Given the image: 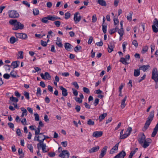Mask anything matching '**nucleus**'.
Wrapping results in <instances>:
<instances>
[{
	"label": "nucleus",
	"mask_w": 158,
	"mask_h": 158,
	"mask_svg": "<svg viewBox=\"0 0 158 158\" xmlns=\"http://www.w3.org/2000/svg\"><path fill=\"white\" fill-rule=\"evenodd\" d=\"M37 148L39 150L40 148V147L42 148V151L43 152H47V151L46 150V144L44 143L40 144L38 143L37 145Z\"/></svg>",
	"instance_id": "obj_12"
},
{
	"label": "nucleus",
	"mask_w": 158,
	"mask_h": 158,
	"mask_svg": "<svg viewBox=\"0 0 158 158\" xmlns=\"http://www.w3.org/2000/svg\"><path fill=\"white\" fill-rule=\"evenodd\" d=\"M140 69H135L134 70V75L135 77H138V76L140 74Z\"/></svg>",
	"instance_id": "obj_25"
},
{
	"label": "nucleus",
	"mask_w": 158,
	"mask_h": 158,
	"mask_svg": "<svg viewBox=\"0 0 158 158\" xmlns=\"http://www.w3.org/2000/svg\"><path fill=\"white\" fill-rule=\"evenodd\" d=\"M119 143H116L115 146L112 148L114 150H117L118 148Z\"/></svg>",
	"instance_id": "obj_61"
},
{
	"label": "nucleus",
	"mask_w": 158,
	"mask_h": 158,
	"mask_svg": "<svg viewBox=\"0 0 158 158\" xmlns=\"http://www.w3.org/2000/svg\"><path fill=\"white\" fill-rule=\"evenodd\" d=\"M98 2L102 6H106V2L104 0H98Z\"/></svg>",
	"instance_id": "obj_23"
},
{
	"label": "nucleus",
	"mask_w": 158,
	"mask_h": 158,
	"mask_svg": "<svg viewBox=\"0 0 158 158\" xmlns=\"http://www.w3.org/2000/svg\"><path fill=\"white\" fill-rule=\"evenodd\" d=\"M65 18L67 19H69L70 16V13L69 12H67L65 14Z\"/></svg>",
	"instance_id": "obj_46"
},
{
	"label": "nucleus",
	"mask_w": 158,
	"mask_h": 158,
	"mask_svg": "<svg viewBox=\"0 0 158 158\" xmlns=\"http://www.w3.org/2000/svg\"><path fill=\"white\" fill-rule=\"evenodd\" d=\"M100 147L99 146L94 147L89 150V152L90 153H92L94 152L98 151Z\"/></svg>",
	"instance_id": "obj_15"
},
{
	"label": "nucleus",
	"mask_w": 158,
	"mask_h": 158,
	"mask_svg": "<svg viewBox=\"0 0 158 158\" xmlns=\"http://www.w3.org/2000/svg\"><path fill=\"white\" fill-rule=\"evenodd\" d=\"M69 153L68 151L66 150H64L62 151V153H60L59 156L60 157L63 158H69Z\"/></svg>",
	"instance_id": "obj_7"
},
{
	"label": "nucleus",
	"mask_w": 158,
	"mask_h": 158,
	"mask_svg": "<svg viewBox=\"0 0 158 158\" xmlns=\"http://www.w3.org/2000/svg\"><path fill=\"white\" fill-rule=\"evenodd\" d=\"M158 131V123L156 125L154 128L153 129V131L152 134V136L154 137L155 136Z\"/></svg>",
	"instance_id": "obj_17"
},
{
	"label": "nucleus",
	"mask_w": 158,
	"mask_h": 158,
	"mask_svg": "<svg viewBox=\"0 0 158 158\" xmlns=\"http://www.w3.org/2000/svg\"><path fill=\"white\" fill-rule=\"evenodd\" d=\"M67 142L66 141L62 142L61 143V144L64 147H66L67 145Z\"/></svg>",
	"instance_id": "obj_64"
},
{
	"label": "nucleus",
	"mask_w": 158,
	"mask_h": 158,
	"mask_svg": "<svg viewBox=\"0 0 158 158\" xmlns=\"http://www.w3.org/2000/svg\"><path fill=\"white\" fill-rule=\"evenodd\" d=\"M15 35L17 38L23 40H26L27 38V35L25 33H15Z\"/></svg>",
	"instance_id": "obj_6"
},
{
	"label": "nucleus",
	"mask_w": 158,
	"mask_h": 158,
	"mask_svg": "<svg viewBox=\"0 0 158 158\" xmlns=\"http://www.w3.org/2000/svg\"><path fill=\"white\" fill-rule=\"evenodd\" d=\"M8 125L10 128L13 129L14 127V124L11 123H8Z\"/></svg>",
	"instance_id": "obj_62"
},
{
	"label": "nucleus",
	"mask_w": 158,
	"mask_h": 158,
	"mask_svg": "<svg viewBox=\"0 0 158 158\" xmlns=\"http://www.w3.org/2000/svg\"><path fill=\"white\" fill-rule=\"evenodd\" d=\"M92 20L93 23H95L96 22L97 18L96 15H93Z\"/></svg>",
	"instance_id": "obj_49"
},
{
	"label": "nucleus",
	"mask_w": 158,
	"mask_h": 158,
	"mask_svg": "<svg viewBox=\"0 0 158 158\" xmlns=\"http://www.w3.org/2000/svg\"><path fill=\"white\" fill-rule=\"evenodd\" d=\"M148 47L147 46H145L143 48L142 50V53L143 54L147 52L148 49Z\"/></svg>",
	"instance_id": "obj_33"
},
{
	"label": "nucleus",
	"mask_w": 158,
	"mask_h": 158,
	"mask_svg": "<svg viewBox=\"0 0 158 158\" xmlns=\"http://www.w3.org/2000/svg\"><path fill=\"white\" fill-rule=\"evenodd\" d=\"M48 19L49 20H50L52 21H55V16H52L51 15H48Z\"/></svg>",
	"instance_id": "obj_37"
},
{
	"label": "nucleus",
	"mask_w": 158,
	"mask_h": 158,
	"mask_svg": "<svg viewBox=\"0 0 158 158\" xmlns=\"http://www.w3.org/2000/svg\"><path fill=\"white\" fill-rule=\"evenodd\" d=\"M18 40V39H16L14 36L11 37L10 39V42L11 44H14L15 42L17 41Z\"/></svg>",
	"instance_id": "obj_27"
},
{
	"label": "nucleus",
	"mask_w": 158,
	"mask_h": 158,
	"mask_svg": "<svg viewBox=\"0 0 158 158\" xmlns=\"http://www.w3.org/2000/svg\"><path fill=\"white\" fill-rule=\"evenodd\" d=\"M24 95L27 99L29 100V93L27 92H25L24 93Z\"/></svg>",
	"instance_id": "obj_50"
},
{
	"label": "nucleus",
	"mask_w": 158,
	"mask_h": 158,
	"mask_svg": "<svg viewBox=\"0 0 158 158\" xmlns=\"http://www.w3.org/2000/svg\"><path fill=\"white\" fill-rule=\"evenodd\" d=\"M72 85H74L75 88H76L77 89H78L79 86V85H78V84H77V82L74 81V82L72 83Z\"/></svg>",
	"instance_id": "obj_51"
},
{
	"label": "nucleus",
	"mask_w": 158,
	"mask_h": 158,
	"mask_svg": "<svg viewBox=\"0 0 158 158\" xmlns=\"http://www.w3.org/2000/svg\"><path fill=\"white\" fill-rule=\"evenodd\" d=\"M146 137L143 133L140 134L139 135V138H138V140L139 143V144L142 145L144 141L146 139Z\"/></svg>",
	"instance_id": "obj_5"
},
{
	"label": "nucleus",
	"mask_w": 158,
	"mask_h": 158,
	"mask_svg": "<svg viewBox=\"0 0 158 158\" xmlns=\"http://www.w3.org/2000/svg\"><path fill=\"white\" fill-rule=\"evenodd\" d=\"M11 66V65H10L8 64H5L4 66V67L5 69L6 70V71L9 72L10 70V67Z\"/></svg>",
	"instance_id": "obj_38"
},
{
	"label": "nucleus",
	"mask_w": 158,
	"mask_h": 158,
	"mask_svg": "<svg viewBox=\"0 0 158 158\" xmlns=\"http://www.w3.org/2000/svg\"><path fill=\"white\" fill-rule=\"evenodd\" d=\"M127 98V96H126L124 97V98L122 100L121 107L122 109H123L124 108L125 106L126 105V104L125 103V102Z\"/></svg>",
	"instance_id": "obj_21"
},
{
	"label": "nucleus",
	"mask_w": 158,
	"mask_h": 158,
	"mask_svg": "<svg viewBox=\"0 0 158 158\" xmlns=\"http://www.w3.org/2000/svg\"><path fill=\"white\" fill-rule=\"evenodd\" d=\"M10 75L12 77L14 78L16 77L17 75L16 73L14 70L11 71L10 73Z\"/></svg>",
	"instance_id": "obj_30"
},
{
	"label": "nucleus",
	"mask_w": 158,
	"mask_h": 158,
	"mask_svg": "<svg viewBox=\"0 0 158 158\" xmlns=\"http://www.w3.org/2000/svg\"><path fill=\"white\" fill-rule=\"evenodd\" d=\"M21 123L23 125H27L26 120L25 118H24L21 121Z\"/></svg>",
	"instance_id": "obj_59"
},
{
	"label": "nucleus",
	"mask_w": 158,
	"mask_h": 158,
	"mask_svg": "<svg viewBox=\"0 0 158 158\" xmlns=\"http://www.w3.org/2000/svg\"><path fill=\"white\" fill-rule=\"evenodd\" d=\"M150 67L149 65H143L140 66L139 69L140 70H143L144 72H145Z\"/></svg>",
	"instance_id": "obj_19"
},
{
	"label": "nucleus",
	"mask_w": 158,
	"mask_h": 158,
	"mask_svg": "<svg viewBox=\"0 0 158 158\" xmlns=\"http://www.w3.org/2000/svg\"><path fill=\"white\" fill-rule=\"evenodd\" d=\"M19 154L22 157H23L24 156V154L23 153V150L21 148H19L18 150Z\"/></svg>",
	"instance_id": "obj_35"
},
{
	"label": "nucleus",
	"mask_w": 158,
	"mask_h": 158,
	"mask_svg": "<svg viewBox=\"0 0 158 158\" xmlns=\"http://www.w3.org/2000/svg\"><path fill=\"white\" fill-rule=\"evenodd\" d=\"M154 110L150 112V115L147 118V120L143 129V131H145L148 128L151 122L153 119L154 117Z\"/></svg>",
	"instance_id": "obj_2"
},
{
	"label": "nucleus",
	"mask_w": 158,
	"mask_h": 158,
	"mask_svg": "<svg viewBox=\"0 0 158 158\" xmlns=\"http://www.w3.org/2000/svg\"><path fill=\"white\" fill-rule=\"evenodd\" d=\"M126 155L125 152L123 151L116 155V156L117 158H124Z\"/></svg>",
	"instance_id": "obj_18"
},
{
	"label": "nucleus",
	"mask_w": 158,
	"mask_h": 158,
	"mask_svg": "<svg viewBox=\"0 0 158 158\" xmlns=\"http://www.w3.org/2000/svg\"><path fill=\"white\" fill-rule=\"evenodd\" d=\"M87 124L89 126H93L94 125V122L91 119H89L87 122Z\"/></svg>",
	"instance_id": "obj_39"
},
{
	"label": "nucleus",
	"mask_w": 158,
	"mask_h": 158,
	"mask_svg": "<svg viewBox=\"0 0 158 158\" xmlns=\"http://www.w3.org/2000/svg\"><path fill=\"white\" fill-rule=\"evenodd\" d=\"M40 76L44 80L47 79L48 80H50L51 76L48 72H45L44 75L43 73H42L40 74Z\"/></svg>",
	"instance_id": "obj_10"
},
{
	"label": "nucleus",
	"mask_w": 158,
	"mask_h": 158,
	"mask_svg": "<svg viewBox=\"0 0 158 158\" xmlns=\"http://www.w3.org/2000/svg\"><path fill=\"white\" fill-rule=\"evenodd\" d=\"M107 148V146H105L102 149L99 158H102L106 154Z\"/></svg>",
	"instance_id": "obj_8"
},
{
	"label": "nucleus",
	"mask_w": 158,
	"mask_h": 158,
	"mask_svg": "<svg viewBox=\"0 0 158 158\" xmlns=\"http://www.w3.org/2000/svg\"><path fill=\"white\" fill-rule=\"evenodd\" d=\"M102 134V131H96L93 132L92 136L94 137L98 138L101 136Z\"/></svg>",
	"instance_id": "obj_13"
},
{
	"label": "nucleus",
	"mask_w": 158,
	"mask_h": 158,
	"mask_svg": "<svg viewBox=\"0 0 158 158\" xmlns=\"http://www.w3.org/2000/svg\"><path fill=\"white\" fill-rule=\"evenodd\" d=\"M152 28L153 31L154 32L157 33L158 31V29L157 28L156 26L154 25H152Z\"/></svg>",
	"instance_id": "obj_48"
},
{
	"label": "nucleus",
	"mask_w": 158,
	"mask_h": 158,
	"mask_svg": "<svg viewBox=\"0 0 158 158\" xmlns=\"http://www.w3.org/2000/svg\"><path fill=\"white\" fill-rule=\"evenodd\" d=\"M9 17L12 18H16L19 16V14L15 10H10L8 11Z\"/></svg>",
	"instance_id": "obj_4"
},
{
	"label": "nucleus",
	"mask_w": 158,
	"mask_h": 158,
	"mask_svg": "<svg viewBox=\"0 0 158 158\" xmlns=\"http://www.w3.org/2000/svg\"><path fill=\"white\" fill-rule=\"evenodd\" d=\"M107 114L106 113H103L102 114L99 116V119L100 122L102 121V120L104 119L105 117L106 116Z\"/></svg>",
	"instance_id": "obj_26"
},
{
	"label": "nucleus",
	"mask_w": 158,
	"mask_h": 158,
	"mask_svg": "<svg viewBox=\"0 0 158 158\" xmlns=\"http://www.w3.org/2000/svg\"><path fill=\"white\" fill-rule=\"evenodd\" d=\"M118 33L120 35H121V36H123L124 33L123 28H121L118 31Z\"/></svg>",
	"instance_id": "obj_36"
},
{
	"label": "nucleus",
	"mask_w": 158,
	"mask_h": 158,
	"mask_svg": "<svg viewBox=\"0 0 158 158\" xmlns=\"http://www.w3.org/2000/svg\"><path fill=\"white\" fill-rule=\"evenodd\" d=\"M56 44L59 47L62 48L63 47V44L61 41L56 42Z\"/></svg>",
	"instance_id": "obj_60"
},
{
	"label": "nucleus",
	"mask_w": 158,
	"mask_h": 158,
	"mask_svg": "<svg viewBox=\"0 0 158 158\" xmlns=\"http://www.w3.org/2000/svg\"><path fill=\"white\" fill-rule=\"evenodd\" d=\"M38 136L39 137V139H40L39 142L38 143H40V144L44 143V142H42V143L41 142V141H42V139H44V135H43V133H40V135Z\"/></svg>",
	"instance_id": "obj_28"
},
{
	"label": "nucleus",
	"mask_w": 158,
	"mask_h": 158,
	"mask_svg": "<svg viewBox=\"0 0 158 158\" xmlns=\"http://www.w3.org/2000/svg\"><path fill=\"white\" fill-rule=\"evenodd\" d=\"M10 75L8 73H5L3 75V77L5 79H8L10 78Z\"/></svg>",
	"instance_id": "obj_58"
},
{
	"label": "nucleus",
	"mask_w": 158,
	"mask_h": 158,
	"mask_svg": "<svg viewBox=\"0 0 158 158\" xmlns=\"http://www.w3.org/2000/svg\"><path fill=\"white\" fill-rule=\"evenodd\" d=\"M20 64V62L19 61H15L12 62L11 66H13L14 69L17 68Z\"/></svg>",
	"instance_id": "obj_20"
},
{
	"label": "nucleus",
	"mask_w": 158,
	"mask_h": 158,
	"mask_svg": "<svg viewBox=\"0 0 158 158\" xmlns=\"http://www.w3.org/2000/svg\"><path fill=\"white\" fill-rule=\"evenodd\" d=\"M64 47L65 49L68 51H70L73 47V46L69 43H65Z\"/></svg>",
	"instance_id": "obj_16"
},
{
	"label": "nucleus",
	"mask_w": 158,
	"mask_h": 158,
	"mask_svg": "<svg viewBox=\"0 0 158 158\" xmlns=\"http://www.w3.org/2000/svg\"><path fill=\"white\" fill-rule=\"evenodd\" d=\"M36 94L37 96H40L41 94V89L40 88H37V91Z\"/></svg>",
	"instance_id": "obj_44"
},
{
	"label": "nucleus",
	"mask_w": 158,
	"mask_h": 158,
	"mask_svg": "<svg viewBox=\"0 0 158 158\" xmlns=\"http://www.w3.org/2000/svg\"><path fill=\"white\" fill-rule=\"evenodd\" d=\"M102 31L103 33L105 34L106 33L107 26L104 24H102Z\"/></svg>",
	"instance_id": "obj_43"
},
{
	"label": "nucleus",
	"mask_w": 158,
	"mask_h": 158,
	"mask_svg": "<svg viewBox=\"0 0 158 158\" xmlns=\"http://www.w3.org/2000/svg\"><path fill=\"white\" fill-rule=\"evenodd\" d=\"M27 147L29 149L30 151L31 152H33V147L32 146L31 144H28Z\"/></svg>",
	"instance_id": "obj_41"
},
{
	"label": "nucleus",
	"mask_w": 158,
	"mask_h": 158,
	"mask_svg": "<svg viewBox=\"0 0 158 158\" xmlns=\"http://www.w3.org/2000/svg\"><path fill=\"white\" fill-rule=\"evenodd\" d=\"M114 46V44L111 43L110 45H108V51L110 53L113 51Z\"/></svg>",
	"instance_id": "obj_22"
},
{
	"label": "nucleus",
	"mask_w": 158,
	"mask_h": 158,
	"mask_svg": "<svg viewBox=\"0 0 158 158\" xmlns=\"http://www.w3.org/2000/svg\"><path fill=\"white\" fill-rule=\"evenodd\" d=\"M119 61L124 64H128L126 62V59L123 57H121L120 58Z\"/></svg>",
	"instance_id": "obj_32"
},
{
	"label": "nucleus",
	"mask_w": 158,
	"mask_h": 158,
	"mask_svg": "<svg viewBox=\"0 0 158 158\" xmlns=\"http://www.w3.org/2000/svg\"><path fill=\"white\" fill-rule=\"evenodd\" d=\"M9 23L10 25L14 26V27L13 28L14 30H17L19 29L21 30L24 28V25L17 21L16 19H10L9 21Z\"/></svg>",
	"instance_id": "obj_1"
},
{
	"label": "nucleus",
	"mask_w": 158,
	"mask_h": 158,
	"mask_svg": "<svg viewBox=\"0 0 158 158\" xmlns=\"http://www.w3.org/2000/svg\"><path fill=\"white\" fill-rule=\"evenodd\" d=\"M49 20L48 19V16L45 17H44L42 19L41 22L44 23H48V20Z\"/></svg>",
	"instance_id": "obj_31"
},
{
	"label": "nucleus",
	"mask_w": 158,
	"mask_h": 158,
	"mask_svg": "<svg viewBox=\"0 0 158 158\" xmlns=\"http://www.w3.org/2000/svg\"><path fill=\"white\" fill-rule=\"evenodd\" d=\"M10 100L11 101L16 103L18 102L19 101V100L17 98L15 97H14L13 96L11 97L10 98Z\"/></svg>",
	"instance_id": "obj_29"
},
{
	"label": "nucleus",
	"mask_w": 158,
	"mask_h": 158,
	"mask_svg": "<svg viewBox=\"0 0 158 158\" xmlns=\"http://www.w3.org/2000/svg\"><path fill=\"white\" fill-rule=\"evenodd\" d=\"M127 44V42H123V51L124 52L126 50V46Z\"/></svg>",
	"instance_id": "obj_53"
},
{
	"label": "nucleus",
	"mask_w": 158,
	"mask_h": 158,
	"mask_svg": "<svg viewBox=\"0 0 158 158\" xmlns=\"http://www.w3.org/2000/svg\"><path fill=\"white\" fill-rule=\"evenodd\" d=\"M81 49V46H77L74 48V50L75 52H77L79 51V50Z\"/></svg>",
	"instance_id": "obj_52"
},
{
	"label": "nucleus",
	"mask_w": 158,
	"mask_h": 158,
	"mask_svg": "<svg viewBox=\"0 0 158 158\" xmlns=\"http://www.w3.org/2000/svg\"><path fill=\"white\" fill-rule=\"evenodd\" d=\"M33 13L35 15H36L39 14V11L38 9H33Z\"/></svg>",
	"instance_id": "obj_42"
},
{
	"label": "nucleus",
	"mask_w": 158,
	"mask_h": 158,
	"mask_svg": "<svg viewBox=\"0 0 158 158\" xmlns=\"http://www.w3.org/2000/svg\"><path fill=\"white\" fill-rule=\"evenodd\" d=\"M99 102V99L98 98L95 99L94 102V106H96L98 104Z\"/></svg>",
	"instance_id": "obj_57"
},
{
	"label": "nucleus",
	"mask_w": 158,
	"mask_h": 158,
	"mask_svg": "<svg viewBox=\"0 0 158 158\" xmlns=\"http://www.w3.org/2000/svg\"><path fill=\"white\" fill-rule=\"evenodd\" d=\"M54 24L57 27H59L60 25V22L59 21H56L54 22Z\"/></svg>",
	"instance_id": "obj_54"
},
{
	"label": "nucleus",
	"mask_w": 158,
	"mask_h": 158,
	"mask_svg": "<svg viewBox=\"0 0 158 158\" xmlns=\"http://www.w3.org/2000/svg\"><path fill=\"white\" fill-rule=\"evenodd\" d=\"M152 142V140L150 139H147L144 142V143L142 144V146L144 148H147L150 143Z\"/></svg>",
	"instance_id": "obj_11"
},
{
	"label": "nucleus",
	"mask_w": 158,
	"mask_h": 158,
	"mask_svg": "<svg viewBox=\"0 0 158 158\" xmlns=\"http://www.w3.org/2000/svg\"><path fill=\"white\" fill-rule=\"evenodd\" d=\"M130 135H128L127 133H125L122 135H121L120 137V139H124L127 137H128Z\"/></svg>",
	"instance_id": "obj_34"
},
{
	"label": "nucleus",
	"mask_w": 158,
	"mask_h": 158,
	"mask_svg": "<svg viewBox=\"0 0 158 158\" xmlns=\"http://www.w3.org/2000/svg\"><path fill=\"white\" fill-rule=\"evenodd\" d=\"M75 100L76 102H78L79 103H81L82 102V100L81 99H80V98L78 97L76 98Z\"/></svg>",
	"instance_id": "obj_63"
},
{
	"label": "nucleus",
	"mask_w": 158,
	"mask_h": 158,
	"mask_svg": "<svg viewBox=\"0 0 158 158\" xmlns=\"http://www.w3.org/2000/svg\"><path fill=\"white\" fill-rule=\"evenodd\" d=\"M34 116L35 117V120L36 121H39V114L37 113H35L34 114Z\"/></svg>",
	"instance_id": "obj_47"
},
{
	"label": "nucleus",
	"mask_w": 158,
	"mask_h": 158,
	"mask_svg": "<svg viewBox=\"0 0 158 158\" xmlns=\"http://www.w3.org/2000/svg\"><path fill=\"white\" fill-rule=\"evenodd\" d=\"M132 44L136 47H138V43L137 42V41L135 40H134L133 41Z\"/></svg>",
	"instance_id": "obj_56"
},
{
	"label": "nucleus",
	"mask_w": 158,
	"mask_h": 158,
	"mask_svg": "<svg viewBox=\"0 0 158 158\" xmlns=\"http://www.w3.org/2000/svg\"><path fill=\"white\" fill-rule=\"evenodd\" d=\"M60 89L62 90V94L63 96L65 97L68 95L67 90L62 86H59Z\"/></svg>",
	"instance_id": "obj_14"
},
{
	"label": "nucleus",
	"mask_w": 158,
	"mask_h": 158,
	"mask_svg": "<svg viewBox=\"0 0 158 158\" xmlns=\"http://www.w3.org/2000/svg\"><path fill=\"white\" fill-rule=\"evenodd\" d=\"M79 14V12H77L74 15V20L76 24L78 23L81 19V17L80 15L78 16Z\"/></svg>",
	"instance_id": "obj_9"
},
{
	"label": "nucleus",
	"mask_w": 158,
	"mask_h": 158,
	"mask_svg": "<svg viewBox=\"0 0 158 158\" xmlns=\"http://www.w3.org/2000/svg\"><path fill=\"white\" fill-rule=\"evenodd\" d=\"M83 91L85 93L87 94H89V93H90L89 90L88 88H86V87H83Z\"/></svg>",
	"instance_id": "obj_45"
},
{
	"label": "nucleus",
	"mask_w": 158,
	"mask_h": 158,
	"mask_svg": "<svg viewBox=\"0 0 158 158\" xmlns=\"http://www.w3.org/2000/svg\"><path fill=\"white\" fill-rule=\"evenodd\" d=\"M23 52L22 51H19L18 52V56H19V58L21 59L23 58Z\"/></svg>",
	"instance_id": "obj_55"
},
{
	"label": "nucleus",
	"mask_w": 158,
	"mask_h": 158,
	"mask_svg": "<svg viewBox=\"0 0 158 158\" xmlns=\"http://www.w3.org/2000/svg\"><path fill=\"white\" fill-rule=\"evenodd\" d=\"M132 11L130 12L128 16H127V19L128 20L131 21L132 20V15L133 14Z\"/></svg>",
	"instance_id": "obj_40"
},
{
	"label": "nucleus",
	"mask_w": 158,
	"mask_h": 158,
	"mask_svg": "<svg viewBox=\"0 0 158 158\" xmlns=\"http://www.w3.org/2000/svg\"><path fill=\"white\" fill-rule=\"evenodd\" d=\"M21 110L23 111L21 116L23 117L24 115L26 116L27 114V111L26 109L24 107H21L20 108Z\"/></svg>",
	"instance_id": "obj_24"
},
{
	"label": "nucleus",
	"mask_w": 158,
	"mask_h": 158,
	"mask_svg": "<svg viewBox=\"0 0 158 158\" xmlns=\"http://www.w3.org/2000/svg\"><path fill=\"white\" fill-rule=\"evenodd\" d=\"M152 78L154 80L155 82H158V72L156 68H154L152 70Z\"/></svg>",
	"instance_id": "obj_3"
}]
</instances>
